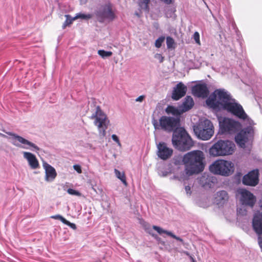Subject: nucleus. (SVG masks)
I'll list each match as a JSON object with an SVG mask.
<instances>
[{"label": "nucleus", "mask_w": 262, "mask_h": 262, "mask_svg": "<svg viewBox=\"0 0 262 262\" xmlns=\"http://www.w3.org/2000/svg\"><path fill=\"white\" fill-rule=\"evenodd\" d=\"M73 168L78 173H82L81 167L79 165H77V164L74 165L73 166Z\"/></svg>", "instance_id": "obj_37"}, {"label": "nucleus", "mask_w": 262, "mask_h": 262, "mask_svg": "<svg viewBox=\"0 0 262 262\" xmlns=\"http://www.w3.org/2000/svg\"><path fill=\"white\" fill-rule=\"evenodd\" d=\"M92 18V15L84 14H78L75 17L72 18L70 15H67V26L72 23V20H74L77 18H81L83 19H89Z\"/></svg>", "instance_id": "obj_26"}, {"label": "nucleus", "mask_w": 262, "mask_h": 262, "mask_svg": "<svg viewBox=\"0 0 262 262\" xmlns=\"http://www.w3.org/2000/svg\"><path fill=\"white\" fill-rule=\"evenodd\" d=\"M172 143L176 148L182 151L188 150L193 146L192 139L183 127H180L174 132Z\"/></svg>", "instance_id": "obj_3"}, {"label": "nucleus", "mask_w": 262, "mask_h": 262, "mask_svg": "<svg viewBox=\"0 0 262 262\" xmlns=\"http://www.w3.org/2000/svg\"><path fill=\"white\" fill-rule=\"evenodd\" d=\"M231 100V97L227 92L223 89H217L206 99V103L214 110H224L239 119L246 120L248 116L243 106Z\"/></svg>", "instance_id": "obj_1"}, {"label": "nucleus", "mask_w": 262, "mask_h": 262, "mask_svg": "<svg viewBox=\"0 0 262 262\" xmlns=\"http://www.w3.org/2000/svg\"><path fill=\"white\" fill-rule=\"evenodd\" d=\"M114 171L117 178L120 179L123 184L126 186L127 185V183L126 182V177L124 172H121L117 169H115Z\"/></svg>", "instance_id": "obj_27"}, {"label": "nucleus", "mask_w": 262, "mask_h": 262, "mask_svg": "<svg viewBox=\"0 0 262 262\" xmlns=\"http://www.w3.org/2000/svg\"><path fill=\"white\" fill-rule=\"evenodd\" d=\"M193 39L196 43L200 45V34L198 32H194L193 34Z\"/></svg>", "instance_id": "obj_34"}, {"label": "nucleus", "mask_w": 262, "mask_h": 262, "mask_svg": "<svg viewBox=\"0 0 262 262\" xmlns=\"http://www.w3.org/2000/svg\"><path fill=\"white\" fill-rule=\"evenodd\" d=\"M43 166L45 169L46 180L48 181H53L57 176L55 168L46 163H43Z\"/></svg>", "instance_id": "obj_20"}, {"label": "nucleus", "mask_w": 262, "mask_h": 262, "mask_svg": "<svg viewBox=\"0 0 262 262\" xmlns=\"http://www.w3.org/2000/svg\"><path fill=\"white\" fill-rule=\"evenodd\" d=\"M135 15L138 16V17H140V15L137 12L135 13Z\"/></svg>", "instance_id": "obj_44"}, {"label": "nucleus", "mask_w": 262, "mask_h": 262, "mask_svg": "<svg viewBox=\"0 0 262 262\" xmlns=\"http://www.w3.org/2000/svg\"><path fill=\"white\" fill-rule=\"evenodd\" d=\"M166 45L168 49L173 48L174 45V39L170 36L166 38Z\"/></svg>", "instance_id": "obj_30"}, {"label": "nucleus", "mask_w": 262, "mask_h": 262, "mask_svg": "<svg viewBox=\"0 0 262 262\" xmlns=\"http://www.w3.org/2000/svg\"><path fill=\"white\" fill-rule=\"evenodd\" d=\"M204 154L201 150H193L185 154L182 162L185 165V171L188 176L202 172L205 167Z\"/></svg>", "instance_id": "obj_2"}, {"label": "nucleus", "mask_w": 262, "mask_h": 262, "mask_svg": "<svg viewBox=\"0 0 262 262\" xmlns=\"http://www.w3.org/2000/svg\"><path fill=\"white\" fill-rule=\"evenodd\" d=\"M174 163H175L176 164H178L179 163V162H178V161H177V160H176V161H175Z\"/></svg>", "instance_id": "obj_46"}, {"label": "nucleus", "mask_w": 262, "mask_h": 262, "mask_svg": "<svg viewBox=\"0 0 262 262\" xmlns=\"http://www.w3.org/2000/svg\"><path fill=\"white\" fill-rule=\"evenodd\" d=\"M158 156L162 160H167L170 158L173 153V150L168 148L164 142L160 143L158 146Z\"/></svg>", "instance_id": "obj_15"}, {"label": "nucleus", "mask_w": 262, "mask_h": 262, "mask_svg": "<svg viewBox=\"0 0 262 262\" xmlns=\"http://www.w3.org/2000/svg\"><path fill=\"white\" fill-rule=\"evenodd\" d=\"M95 14L100 22H103L104 20L113 21L116 17L110 3L101 6Z\"/></svg>", "instance_id": "obj_10"}, {"label": "nucleus", "mask_w": 262, "mask_h": 262, "mask_svg": "<svg viewBox=\"0 0 262 262\" xmlns=\"http://www.w3.org/2000/svg\"><path fill=\"white\" fill-rule=\"evenodd\" d=\"M220 130L225 134H233L240 130L242 124L232 119L224 117L219 119Z\"/></svg>", "instance_id": "obj_9"}, {"label": "nucleus", "mask_w": 262, "mask_h": 262, "mask_svg": "<svg viewBox=\"0 0 262 262\" xmlns=\"http://www.w3.org/2000/svg\"><path fill=\"white\" fill-rule=\"evenodd\" d=\"M67 192L71 195L80 196L81 194L80 192L73 189L69 188L67 190Z\"/></svg>", "instance_id": "obj_32"}, {"label": "nucleus", "mask_w": 262, "mask_h": 262, "mask_svg": "<svg viewBox=\"0 0 262 262\" xmlns=\"http://www.w3.org/2000/svg\"><path fill=\"white\" fill-rule=\"evenodd\" d=\"M164 40L165 37L164 36L159 37L155 41V46L158 48H160Z\"/></svg>", "instance_id": "obj_31"}, {"label": "nucleus", "mask_w": 262, "mask_h": 262, "mask_svg": "<svg viewBox=\"0 0 262 262\" xmlns=\"http://www.w3.org/2000/svg\"><path fill=\"white\" fill-rule=\"evenodd\" d=\"M6 133L8 135L12 136L13 138V139L17 141L18 142L23 144V146H20L21 148H25V149H28L29 147H31L37 150H39V148L37 146H36L35 144L30 142L29 141L24 138L23 137H22L20 136H18L16 134H15L13 133H11V132H7Z\"/></svg>", "instance_id": "obj_17"}, {"label": "nucleus", "mask_w": 262, "mask_h": 262, "mask_svg": "<svg viewBox=\"0 0 262 262\" xmlns=\"http://www.w3.org/2000/svg\"><path fill=\"white\" fill-rule=\"evenodd\" d=\"M235 148L233 142L229 140H220L209 148V153L214 157L228 156L234 152Z\"/></svg>", "instance_id": "obj_5"}, {"label": "nucleus", "mask_w": 262, "mask_h": 262, "mask_svg": "<svg viewBox=\"0 0 262 262\" xmlns=\"http://www.w3.org/2000/svg\"><path fill=\"white\" fill-rule=\"evenodd\" d=\"M187 88L182 82L178 83L173 89L171 97L174 100H178L184 97L187 92Z\"/></svg>", "instance_id": "obj_16"}, {"label": "nucleus", "mask_w": 262, "mask_h": 262, "mask_svg": "<svg viewBox=\"0 0 262 262\" xmlns=\"http://www.w3.org/2000/svg\"><path fill=\"white\" fill-rule=\"evenodd\" d=\"M63 27H66V22H64V23L63 24Z\"/></svg>", "instance_id": "obj_47"}, {"label": "nucleus", "mask_w": 262, "mask_h": 262, "mask_svg": "<svg viewBox=\"0 0 262 262\" xmlns=\"http://www.w3.org/2000/svg\"><path fill=\"white\" fill-rule=\"evenodd\" d=\"M193 105L194 101L193 98L190 96H186L182 104V112H185L189 111L193 106Z\"/></svg>", "instance_id": "obj_23"}, {"label": "nucleus", "mask_w": 262, "mask_h": 262, "mask_svg": "<svg viewBox=\"0 0 262 262\" xmlns=\"http://www.w3.org/2000/svg\"><path fill=\"white\" fill-rule=\"evenodd\" d=\"M192 94L198 98H206L209 94V88L205 82L197 83L192 87Z\"/></svg>", "instance_id": "obj_13"}, {"label": "nucleus", "mask_w": 262, "mask_h": 262, "mask_svg": "<svg viewBox=\"0 0 262 262\" xmlns=\"http://www.w3.org/2000/svg\"><path fill=\"white\" fill-rule=\"evenodd\" d=\"M190 258L192 262H196L195 260L193 258V257L192 256L190 255Z\"/></svg>", "instance_id": "obj_41"}, {"label": "nucleus", "mask_w": 262, "mask_h": 262, "mask_svg": "<svg viewBox=\"0 0 262 262\" xmlns=\"http://www.w3.org/2000/svg\"><path fill=\"white\" fill-rule=\"evenodd\" d=\"M252 227L258 235H262V213H255L252 220Z\"/></svg>", "instance_id": "obj_18"}, {"label": "nucleus", "mask_w": 262, "mask_h": 262, "mask_svg": "<svg viewBox=\"0 0 262 262\" xmlns=\"http://www.w3.org/2000/svg\"><path fill=\"white\" fill-rule=\"evenodd\" d=\"M258 170H253L243 177L242 182L245 185L255 186L258 183Z\"/></svg>", "instance_id": "obj_14"}, {"label": "nucleus", "mask_w": 262, "mask_h": 262, "mask_svg": "<svg viewBox=\"0 0 262 262\" xmlns=\"http://www.w3.org/2000/svg\"><path fill=\"white\" fill-rule=\"evenodd\" d=\"M229 199L227 192L225 190H221L216 192L214 200L217 205H223L228 202Z\"/></svg>", "instance_id": "obj_19"}, {"label": "nucleus", "mask_w": 262, "mask_h": 262, "mask_svg": "<svg viewBox=\"0 0 262 262\" xmlns=\"http://www.w3.org/2000/svg\"><path fill=\"white\" fill-rule=\"evenodd\" d=\"M51 218L60 220L63 223L66 224V219L60 215H52Z\"/></svg>", "instance_id": "obj_33"}, {"label": "nucleus", "mask_w": 262, "mask_h": 262, "mask_svg": "<svg viewBox=\"0 0 262 262\" xmlns=\"http://www.w3.org/2000/svg\"><path fill=\"white\" fill-rule=\"evenodd\" d=\"M90 119L94 120V125L97 127L100 134L104 136L110 123V120L99 106H96V111L91 116Z\"/></svg>", "instance_id": "obj_7"}, {"label": "nucleus", "mask_w": 262, "mask_h": 262, "mask_svg": "<svg viewBox=\"0 0 262 262\" xmlns=\"http://www.w3.org/2000/svg\"><path fill=\"white\" fill-rule=\"evenodd\" d=\"M152 123L156 130H162L167 133H171L178 130L180 127V118L166 116H162L158 121L152 120Z\"/></svg>", "instance_id": "obj_4"}, {"label": "nucleus", "mask_w": 262, "mask_h": 262, "mask_svg": "<svg viewBox=\"0 0 262 262\" xmlns=\"http://www.w3.org/2000/svg\"><path fill=\"white\" fill-rule=\"evenodd\" d=\"M193 130L198 137L203 140L210 139L214 134L213 124L208 119L204 120L194 126Z\"/></svg>", "instance_id": "obj_8"}, {"label": "nucleus", "mask_w": 262, "mask_h": 262, "mask_svg": "<svg viewBox=\"0 0 262 262\" xmlns=\"http://www.w3.org/2000/svg\"><path fill=\"white\" fill-rule=\"evenodd\" d=\"M98 54L102 57L105 58L110 57L113 55V53L111 51H106L103 50H100L98 51Z\"/></svg>", "instance_id": "obj_29"}, {"label": "nucleus", "mask_w": 262, "mask_h": 262, "mask_svg": "<svg viewBox=\"0 0 262 262\" xmlns=\"http://www.w3.org/2000/svg\"><path fill=\"white\" fill-rule=\"evenodd\" d=\"M67 225L70 227L71 228H72L74 230H75L76 229V225L70 222L69 221L67 220Z\"/></svg>", "instance_id": "obj_38"}, {"label": "nucleus", "mask_w": 262, "mask_h": 262, "mask_svg": "<svg viewBox=\"0 0 262 262\" xmlns=\"http://www.w3.org/2000/svg\"><path fill=\"white\" fill-rule=\"evenodd\" d=\"M185 191H186L187 194H188L189 195L191 194V187H190V186H186L185 188Z\"/></svg>", "instance_id": "obj_39"}, {"label": "nucleus", "mask_w": 262, "mask_h": 262, "mask_svg": "<svg viewBox=\"0 0 262 262\" xmlns=\"http://www.w3.org/2000/svg\"><path fill=\"white\" fill-rule=\"evenodd\" d=\"M23 154L32 169H36L39 167L38 161L34 155L29 152H24Z\"/></svg>", "instance_id": "obj_22"}, {"label": "nucleus", "mask_w": 262, "mask_h": 262, "mask_svg": "<svg viewBox=\"0 0 262 262\" xmlns=\"http://www.w3.org/2000/svg\"><path fill=\"white\" fill-rule=\"evenodd\" d=\"M209 170L214 174L229 176L233 172L234 166L233 163L230 161L218 160L210 165Z\"/></svg>", "instance_id": "obj_6"}, {"label": "nucleus", "mask_w": 262, "mask_h": 262, "mask_svg": "<svg viewBox=\"0 0 262 262\" xmlns=\"http://www.w3.org/2000/svg\"><path fill=\"white\" fill-rule=\"evenodd\" d=\"M0 135H1V136H5V135H3V134H1V133H0Z\"/></svg>", "instance_id": "obj_48"}, {"label": "nucleus", "mask_w": 262, "mask_h": 262, "mask_svg": "<svg viewBox=\"0 0 262 262\" xmlns=\"http://www.w3.org/2000/svg\"><path fill=\"white\" fill-rule=\"evenodd\" d=\"M259 246L261 248H262V242H259Z\"/></svg>", "instance_id": "obj_43"}, {"label": "nucleus", "mask_w": 262, "mask_h": 262, "mask_svg": "<svg viewBox=\"0 0 262 262\" xmlns=\"http://www.w3.org/2000/svg\"><path fill=\"white\" fill-rule=\"evenodd\" d=\"M152 228L155 230L159 234H162L163 233L166 234L168 236H170V237L176 239L177 241H179L182 243H183V240L182 238H180V237L177 236L176 235L173 234L171 232L165 230L163 229L162 228H160V227L154 225L152 226Z\"/></svg>", "instance_id": "obj_24"}, {"label": "nucleus", "mask_w": 262, "mask_h": 262, "mask_svg": "<svg viewBox=\"0 0 262 262\" xmlns=\"http://www.w3.org/2000/svg\"><path fill=\"white\" fill-rule=\"evenodd\" d=\"M165 112L167 114H171L176 117L180 118V115L183 113L182 110H180L173 106L168 105L165 109Z\"/></svg>", "instance_id": "obj_25"}, {"label": "nucleus", "mask_w": 262, "mask_h": 262, "mask_svg": "<svg viewBox=\"0 0 262 262\" xmlns=\"http://www.w3.org/2000/svg\"><path fill=\"white\" fill-rule=\"evenodd\" d=\"M13 144L14 145H16V146H20L19 145H18V144H17L15 143V142H13Z\"/></svg>", "instance_id": "obj_42"}, {"label": "nucleus", "mask_w": 262, "mask_h": 262, "mask_svg": "<svg viewBox=\"0 0 262 262\" xmlns=\"http://www.w3.org/2000/svg\"><path fill=\"white\" fill-rule=\"evenodd\" d=\"M150 0H139L138 4L140 9L149 11L148 4Z\"/></svg>", "instance_id": "obj_28"}, {"label": "nucleus", "mask_w": 262, "mask_h": 262, "mask_svg": "<svg viewBox=\"0 0 262 262\" xmlns=\"http://www.w3.org/2000/svg\"><path fill=\"white\" fill-rule=\"evenodd\" d=\"M144 98H145V96L144 95L140 96L136 99V101L142 102L144 100Z\"/></svg>", "instance_id": "obj_40"}, {"label": "nucleus", "mask_w": 262, "mask_h": 262, "mask_svg": "<svg viewBox=\"0 0 262 262\" xmlns=\"http://www.w3.org/2000/svg\"><path fill=\"white\" fill-rule=\"evenodd\" d=\"M260 207L261 210H262V201L261 202V204H260Z\"/></svg>", "instance_id": "obj_45"}, {"label": "nucleus", "mask_w": 262, "mask_h": 262, "mask_svg": "<svg viewBox=\"0 0 262 262\" xmlns=\"http://www.w3.org/2000/svg\"><path fill=\"white\" fill-rule=\"evenodd\" d=\"M254 130L251 127H247L241 130L235 137L236 143L241 147H245L246 143L253 137Z\"/></svg>", "instance_id": "obj_11"}, {"label": "nucleus", "mask_w": 262, "mask_h": 262, "mask_svg": "<svg viewBox=\"0 0 262 262\" xmlns=\"http://www.w3.org/2000/svg\"><path fill=\"white\" fill-rule=\"evenodd\" d=\"M112 138L113 140L114 141H115L119 146H121V143H120L119 139L117 135L114 134L112 136Z\"/></svg>", "instance_id": "obj_35"}, {"label": "nucleus", "mask_w": 262, "mask_h": 262, "mask_svg": "<svg viewBox=\"0 0 262 262\" xmlns=\"http://www.w3.org/2000/svg\"><path fill=\"white\" fill-rule=\"evenodd\" d=\"M155 58L158 59L160 63H162L164 60V57L160 54H156L155 55Z\"/></svg>", "instance_id": "obj_36"}, {"label": "nucleus", "mask_w": 262, "mask_h": 262, "mask_svg": "<svg viewBox=\"0 0 262 262\" xmlns=\"http://www.w3.org/2000/svg\"><path fill=\"white\" fill-rule=\"evenodd\" d=\"M216 180V179L212 177L204 174L199 178V183L204 187L211 188Z\"/></svg>", "instance_id": "obj_21"}, {"label": "nucleus", "mask_w": 262, "mask_h": 262, "mask_svg": "<svg viewBox=\"0 0 262 262\" xmlns=\"http://www.w3.org/2000/svg\"><path fill=\"white\" fill-rule=\"evenodd\" d=\"M238 192L241 195L240 200L243 205L251 208L254 206L256 199L253 193L245 189H240L238 190Z\"/></svg>", "instance_id": "obj_12"}]
</instances>
